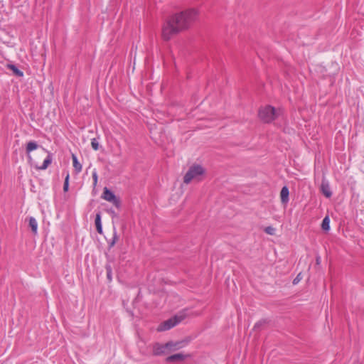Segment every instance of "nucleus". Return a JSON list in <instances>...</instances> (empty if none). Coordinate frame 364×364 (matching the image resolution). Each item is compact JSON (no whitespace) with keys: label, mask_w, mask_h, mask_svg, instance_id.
<instances>
[{"label":"nucleus","mask_w":364,"mask_h":364,"mask_svg":"<svg viewBox=\"0 0 364 364\" xmlns=\"http://www.w3.org/2000/svg\"><path fill=\"white\" fill-rule=\"evenodd\" d=\"M264 232L268 235H273L275 234V228L272 226H268L265 228Z\"/></svg>","instance_id":"obj_21"},{"label":"nucleus","mask_w":364,"mask_h":364,"mask_svg":"<svg viewBox=\"0 0 364 364\" xmlns=\"http://www.w3.org/2000/svg\"><path fill=\"white\" fill-rule=\"evenodd\" d=\"M184 319V316L183 315H176L173 317L164 321L161 323L159 327V331H164L171 329L174 327L179 323H181Z\"/></svg>","instance_id":"obj_4"},{"label":"nucleus","mask_w":364,"mask_h":364,"mask_svg":"<svg viewBox=\"0 0 364 364\" xmlns=\"http://www.w3.org/2000/svg\"><path fill=\"white\" fill-rule=\"evenodd\" d=\"M264 322V321H259L257 323H255V326H254V328H259L260 326H262Z\"/></svg>","instance_id":"obj_25"},{"label":"nucleus","mask_w":364,"mask_h":364,"mask_svg":"<svg viewBox=\"0 0 364 364\" xmlns=\"http://www.w3.org/2000/svg\"><path fill=\"white\" fill-rule=\"evenodd\" d=\"M105 269L107 272V279L109 282H111L112 281V268L110 264H106Z\"/></svg>","instance_id":"obj_18"},{"label":"nucleus","mask_w":364,"mask_h":364,"mask_svg":"<svg viewBox=\"0 0 364 364\" xmlns=\"http://www.w3.org/2000/svg\"><path fill=\"white\" fill-rule=\"evenodd\" d=\"M73 164L75 168V171L76 173H80L82 171V166L81 164L78 161L77 156L75 154H72Z\"/></svg>","instance_id":"obj_12"},{"label":"nucleus","mask_w":364,"mask_h":364,"mask_svg":"<svg viewBox=\"0 0 364 364\" xmlns=\"http://www.w3.org/2000/svg\"><path fill=\"white\" fill-rule=\"evenodd\" d=\"M289 191L287 186H284L280 192L281 201L282 203L286 204L289 201Z\"/></svg>","instance_id":"obj_10"},{"label":"nucleus","mask_w":364,"mask_h":364,"mask_svg":"<svg viewBox=\"0 0 364 364\" xmlns=\"http://www.w3.org/2000/svg\"><path fill=\"white\" fill-rule=\"evenodd\" d=\"M316 264H320V263H321V257H320V256H317L316 257Z\"/></svg>","instance_id":"obj_27"},{"label":"nucleus","mask_w":364,"mask_h":364,"mask_svg":"<svg viewBox=\"0 0 364 364\" xmlns=\"http://www.w3.org/2000/svg\"><path fill=\"white\" fill-rule=\"evenodd\" d=\"M91 146H92V148L95 150V151H97L99 149V147H100V144H99V142L97 141V139L96 138H93L91 141Z\"/></svg>","instance_id":"obj_19"},{"label":"nucleus","mask_w":364,"mask_h":364,"mask_svg":"<svg viewBox=\"0 0 364 364\" xmlns=\"http://www.w3.org/2000/svg\"><path fill=\"white\" fill-rule=\"evenodd\" d=\"M110 213H111L112 217H116L117 216V214H116V213L114 210H111Z\"/></svg>","instance_id":"obj_28"},{"label":"nucleus","mask_w":364,"mask_h":364,"mask_svg":"<svg viewBox=\"0 0 364 364\" xmlns=\"http://www.w3.org/2000/svg\"><path fill=\"white\" fill-rule=\"evenodd\" d=\"M102 198L105 200L112 203L117 208H120L121 206L120 199L117 198L114 193L107 187H105L103 189Z\"/></svg>","instance_id":"obj_5"},{"label":"nucleus","mask_w":364,"mask_h":364,"mask_svg":"<svg viewBox=\"0 0 364 364\" xmlns=\"http://www.w3.org/2000/svg\"><path fill=\"white\" fill-rule=\"evenodd\" d=\"M321 228L323 230L328 232L330 230V218L326 215L322 221Z\"/></svg>","instance_id":"obj_16"},{"label":"nucleus","mask_w":364,"mask_h":364,"mask_svg":"<svg viewBox=\"0 0 364 364\" xmlns=\"http://www.w3.org/2000/svg\"><path fill=\"white\" fill-rule=\"evenodd\" d=\"M69 173H67V176L65 178V181H64V184H63V191L65 192L68 191V188H69Z\"/></svg>","instance_id":"obj_20"},{"label":"nucleus","mask_w":364,"mask_h":364,"mask_svg":"<svg viewBox=\"0 0 364 364\" xmlns=\"http://www.w3.org/2000/svg\"><path fill=\"white\" fill-rule=\"evenodd\" d=\"M28 225H29V228L31 229L32 232L34 235H36L37 230H38V223L33 217H29Z\"/></svg>","instance_id":"obj_11"},{"label":"nucleus","mask_w":364,"mask_h":364,"mask_svg":"<svg viewBox=\"0 0 364 364\" xmlns=\"http://www.w3.org/2000/svg\"><path fill=\"white\" fill-rule=\"evenodd\" d=\"M115 244H116V242H114V241L111 240L109 242V248L111 249L112 247H113L114 246Z\"/></svg>","instance_id":"obj_26"},{"label":"nucleus","mask_w":364,"mask_h":364,"mask_svg":"<svg viewBox=\"0 0 364 364\" xmlns=\"http://www.w3.org/2000/svg\"><path fill=\"white\" fill-rule=\"evenodd\" d=\"M204 173L203 168L198 164L191 166L183 177V182L188 184L193 179L197 176H201Z\"/></svg>","instance_id":"obj_3"},{"label":"nucleus","mask_w":364,"mask_h":364,"mask_svg":"<svg viewBox=\"0 0 364 364\" xmlns=\"http://www.w3.org/2000/svg\"><path fill=\"white\" fill-rule=\"evenodd\" d=\"M8 68L13 71L14 74L17 77H23V73L15 65L9 64Z\"/></svg>","instance_id":"obj_15"},{"label":"nucleus","mask_w":364,"mask_h":364,"mask_svg":"<svg viewBox=\"0 0 364 364\" xmlns=\"http://www.w3.org/2000/svg\"><path fill=\"white\" fill-rule=\"evenodd\" d=\"M118 240H119V236L117 235V232L115 227H114V228H113V237H112V239L111 240L114 241V242H117L118 241Z\"/></svg>","instance_id":"obj_22"},{"label":"nucleus","mask_w":364,"mask_h":364,"mask_svg":"<svg viewBox=\"0 0 364 364\" xmlns=\"http://www.w3.org/2000/svg\"><path fill=\"white\" fill-rule=\"evenodd\" d=\"M301 279V273H299L296 278L293 280V284H296Z\"/></svg>","instance_id":"obj_24"},{"label":"nucleus","mask_w":364,"mask_h":364,"mask_svg":"<svg viewBox=\"0 0 364 364\" xmlns=\"http://www.w3.org/2000/svg\"><path fill=\"white\" fill-rule=\"evenodd\" d=\"M168 353L166 343L161 344L159 343H156L153 346V354L156 356L165 355Z\"/></svg>","instance_id":"obj_6"},{"label":"nucleus","mask_w":364,"mask_h":364,"mask_svg":"<svg viewBox=\"0 0 364 364\" xmlns=\"http://www.w3.org/2000/svg\"><path fill=\"white\" fill-rule=\"evenodd\" d=\"M186 345V342L183 341H168L166 343V347H168V351H175L179 350L184 347Z\"/></svg>","instance_id":"obj_7"},{"label":"nucleus","mask_w":364,"mask_h":364,"mask_svg":"<svg viewBox=\"0 0 364 364\" xmlns=\"http://www.w3.org/2000/svg\"><path fill=\"white\" fill-rule=\"evenodd\" d=\"M38 145L36 141H30L29 142L27 143V145H26V153L29 154L32 151L38 148Z\"/></svg>","instance_id":"obj_17"},{"label":"nucleus","mask_w":364,"mask_h":364,"mask_svg":"<svg viewBox=\"0 0 364 364\" xmlns=\"http://www.w3.org/2000/svg\"><path fill=\"white\" fill-rule=\"evenodd\" d=\"M52 162V156L50 154H48L47 157L44 159L43 164L41 166L37 167L38 169L45 170Z\"/></svg>","instance_id":"obj_14"},{"label":"nucleus","mask_w":364,"mask_h":364,"mask_svg":"<svg viewBox=\"0 0 364 364\" xmlns=\"http://www.w3.org/2000/svg\"><path fill=\"white\" fill-rule=\"evenodd\" d=\"M321 193L325 196L326 198H331L332 196V192L331 191L329 183L327 180L325 178H323L320 187Z\"/></svg>","instance_id":"obj_8"},{"label":"nucleus","mask_w":364,"mask_h":364,"mask_svg":"<svg viewBox=\"0 0 364 364\" xmlns=\"http://www.w3.org/2000/svg\"><path fill=\"white\" fill-rule=\"evenodd\" d=\"M92 178H93L94 186H95L97 183V178H98L97 173L96 171H94L92 173Z\"/></svg>","instance_id":"obj_23"},{"label":"nucleus","mask_w":364,"mask_h":364,"mask_svg":"<svg viewBox=\"0 0 364 364\" xmlns=\"http://www.w3.org/2000/svg\"><path fill=\"white\" fill-rule=\"evenodd\" d=\"M187 357H188V355L180 353L168 356L165 360L166 363L181 362L183 361Z\"/></svg>","instance_id":"obj_9"},{"label":"nucleus","mask_w":364,"mask_h":364,"mask_svg":"<svg viewBox=\"0 0 364 364\" xmlns=\"http://www.w3.org/2000/svg\"><path fill=\"white\" fill-rule=\"evenodd\" d=\"M95 223V226H96L97 232L99 234H102V223H101L100 213H98L96 214Z\"/></svg>","instance_id":"obj_13"},{"label":"nucleus","mask_w":364,"mask_h":364,"mask_svg":"<svg viewBox=\"0 0 364 364\" xmlns=\"http://www.w3.org/2000/svg\"><path fill=\"white\" fill-rule=\"evenodd\" d=\"M259 119L265 123L272 122L278 115L275 108L271 105L261 107L258 113Z\"/></svg>","instance_id":"obj_2"},{"label":"nucleus","mask_w":364,"mask_h":364,"mask_svg":"<svg viewBox=\"0 0 364 364\" xmlns=\"http://www.w3.org/2000/svg\"><path fill=\"white\" fill-rule=\"evenodd\" d=\"M198 16V10L191 8L169 16L162 29L164 40L168 41L173 36L188 29L196 21Z\"/></svg>","instance_id":"obj_1"}]
</instances>
